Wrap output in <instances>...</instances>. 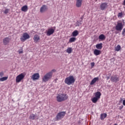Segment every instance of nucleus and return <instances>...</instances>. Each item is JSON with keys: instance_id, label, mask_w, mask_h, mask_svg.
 Returning a JSON list of instances; mask_svg holds the SVG:
<instances>
[{"instance_id": "obj_1", "label": "nucleus", "mask_w": 125, "mask_h": 125, "mask_svg": "<svg viewBox=\"0 0 125 125\" xmlns=\"http://www.w3.org/2000/svg\"><path fill=\"white\" fill-rule=\"evenodd\" d=\"M55 72H56V70L53 69L51 71L45 74L42 78V83H46V82H48V81H49V80H50L51 78H52L53 73H55Z\"/></svg>"}, {"instance_id": "obj_2", "label": "nucleus", "mask_w": 125, "mask_h": 125, "mask_svg": "<svg viewBox=\"0 0 125 125\" xmlns=\"http://www.w3.org/2000/svg\"><path fill=\"white\" fill-rule=\"evenodd\" d=\"M76 81L75 78L74 76L72 75H70L68 77H66L64 80V83L66 84H68V85H71V84H73Z\"/></svg>"}, {"instance_id": "obj_3", "label": "nucleus", "mask_w": 125, "mask_h": 125, "mask_svg": "<svg viewBox=\"0 0 125 125\" xmlns=\"http://www.w3.org/2000/svg\"><path fill=\"white\" fill-rule=\"evenodd\" d=\"M56 98L58 102H63L68 99V95L67 94H60L58 95Z\"/></svg>"}, {"instance_id": "obj_4", "label": "nucleus", "mask_w": 125, "mask_h": 125, "mask_svg": "<svg viewBox=\"0 0 125 125\" xmlns=\"http://www.w3.org/2000/svg\"><path fill=\"white\" fill-rule=\"evenodd\" d=\"M123 29H124V24H123L121 21H119L117 22V23L115 26V29L116 31L121 32Z\"/></svg>"}, {"instance_id": "obj_5", "label": "nucleus", "mask_w": 125, "mask_h": 125, "mask_svg": "<svg viewBox=\"0 0 125 125\" xmlns=\"http://www.w3.org/2000/svg\"><path fill=\"white\" fill-rule=\"evenodd\" d=\"M65 115H66V111H61L59 112L56 117L57 121H59L60 120L63 119V118L65 117Z\"/></svg>"}, {"instance_id": "obj_6", "label": "nucleus", "mask_w": 125, "mask_h": 125, "mask_svg": "<svg viewBox=\"0 0 125 125\" xmlns=\"http://www.w3.org/2000/svg\"><path fill=\"white\" fill-rule=\"evenodd\" d=\"M24 78H25V74H24L23 73L20 74L16 77V83H20L21 81L24 80Z\"/></svg>"}, {"instance_id": "obj_7", "label": "nucleus", "mask_w": 125, "mask_h": 125, "mask_svg": "<svg viewBox=\"0 0 125 125\" xmlns=\"http://www.w3.org/2000/svg\"><path fill=\"white\" fill-rule=\"evenodd\" d=\"M30 38V35L27 33V32H25L23 34L22 37L21 38V42H25V41H27V40L29 39Z\"/></svg>"}, {"instance_id": "obj_8", "label": "nucleus", "mask_w": 125, "mask_h": 125, "mask_svg": "<svg viewBox=\"0 0 125 125\" xmlns=\"http://www.w3.org/2000/svg\"><path fill=\"white\" fill-rule=\"evenodd\" d=\"M55 31V29L52 28H48V30L46 31V36H51V35H53V34H54Z\"/></svg>"}, {"instance_id": "obj_9", "label": "nucleus", "mask_w": 125, "mask_h": 125, "mask_svg": "<svg viewBox=\"0 0 125 125\" xmlns=\"http://www.w3.org/2000/svg\"><path fill=\"white\" fill-rule=\"evenodd\" d=\"M110 81L112 83H118L120 81V78L117 77V75H112L111 77Z\"/></svg>"}, {"instance_id": "obj_10", "label": "nucleus", "mask_w": 125, "mask_h": 125, "mask_svg": "<svg viewBox=\"0 0 125 125\" xmlns=\"http://www.w3.org/2000/svg\"><path fill=\"white\" fill-rule=\"evenodd\" d=\"M107 7H108V3L107 2L102 3L100 5V9L102 10H105Z\"/></svg>"}, {"instance_id": "obj_11", "label": "nucleus", "mask_w": 125, "mask_h": 125, "mask_svg": "<svg viewBox=\"0 0 125 125\" xmlns=\"http://www.w3.org/2000/svg\"><path fill=\"white\" fill-rule=\"evenodd\" d=\"M31 79L33 81H36L40 79V74L35 73L31 76Z\"/></svg>"}, {"instance_id": "obj_12", "label": "nucleus", "mask_w": 125, "mask_h": 125, "mask_svg": "<svg viewBox=\"0 0 125 125\" xmlns=\"http://www.w3.org/2000/svg\"><path fill=\"white\" fill-rule=\"evenodd\" d=\"M33 40L34 42H39L41 41V37H40V36L38 35H35L34 36Z\"/></svg>"}, {"instance_id": "obj_13", "label": "nucleus", "mask_w": 125, "mask_h": 125, "mask_svg": "<svg viewBox=\"0 0 125 125\" xmlns=\"http://www.w3.org/2000/svg\"><path fill=\"white\" fill-rule=\"evenodd\" d=\"M76 0V7H78V8L82 7V4H83V0Z\"/></svg>"}, {"instance_id": "obj_14", "label": "nucleus", "mask_w": 125, "mask_h": 125, "mask_svg": "<svg viewBox=\"0 0 125 125\" xmlns=\"http://www.w3.org/2000/svg\"><path fill=\"white\" fill-rule=\"evenodd\" d=\"M47 10V7L45 5H43L40 8V12L41 13H43Z\"/></svg>"}, {"instance_id": "obj_15", "label": "nucleus", "mask_w": 125, "mask_h": 125, "mask_svg": "<svg viewBox=\"0 0 125 125\" xmlns=\"http://www.w3.org/2000/svg\"><path fill=\"white\" fill-rule=\"evenodd\" d=\"M99 81V78L98 77H95L94 78L90 83V84L91 85H93V84H94L96 82H98Z\"/></svg>"}, {"instance_id": "obj_16", "label": "nucleus", "mask_w": 125, "mask_h": 125, "mask_svg": "<svg viewBox=\"0 0 125 125\" xmlns=\"http://www.w3.org/2000/svg\"><path fill=\"white\" fill-rule=\"evenodd\" d=\"M10 42V39L9 38H5L3 40V43L4 45H6Z\"/></svg>"}, {"instance_id": "obj_17", "label": "nucleus", "mask_w": 125, "mask_h": 125, "mask_svg": "<svg viewBox=\"0 0 125 125\" xmlns=\"http://www.w3.org/2000/svg\"><path fill=\"white\" fill-rule=\"evenodd\" d=\"M95 97L96 98H97L98 99H99L100 97H101V93L99 91H98L94 93Z\"/></svg>"}, {"instance_id": "obj_18", "label": "nucleus", "mask_w": 125, "mask_h": 125, "mask_svg": "<svg viewBox=\"0 0 125 125\" xmlns=\"http://www.w3.org/2000/svg\"><path fill=\"white\" fill-rule=\"evenodd\" d=\"M94 54L96 55V56L100 55V54H101V51L96 49L94 50Z\"/></svg>"}, {"instance_id": "obj_19", "label": "nucleus", "mask_w": 125, "mask_h": 125, "mask_svg": "<svg viewBox=\"0 0 125 125\" xmlns=\"http://www.w3.org/2000/svg\"><path fill=\"white\" fill-rule=\"evenodd\" d=\"M21 10L23 12H27V11H28V6L27 5H25L22 6L21 8Z\"/></svg>"}, {"instance_id": "obj_20", "label": "nucleus", "mask_w": 125, "mask_h": 125, "mask_svg": "<svg viewBox=\"0 0 125 125\" xmlns=\"http://www.w3.org/2000/svg\"><path fill=\"white\" fill-rule=\"evenodd\" d=\"M107 117V114L106 113H102L100 116V119L101 121H104V119Z\"/></svg>"}, {"instance_id": "obj_21", "label": "nucleus", "mask_w": 125, "mask_h": 125, "mask_svg": "<svg viewBox=\"0 0 125 125\" xmlns=\"http://www.w3.org/2000/svg\"><path fill=\"white\" fill-rule=\"evenodd\" d=\"M102 43H98L96 45V47L97 48V49H102Z\"/></svg>"}, {"instance_id": "obj_22", "label": "nucleus", "mask_w": 125, "mask_h": 125, "mask_svg": "<svg viewBox=\"0 0 125 125\" xmlns=\"http://www.w3.org/2000/svg\"><path fill=\"white\" fill-rule=\"evenodd\" d=\"M72 51H73V49L72 47H68L66 50V52L68 53V54H71V53H72Z\"/></svg>"}, {"instance_id": "obj_23", "label": "nucleus", "mask_w": 125, "mask_h": 125, "mask_svg": "<svg viewBox=\"0 0 125 125\" xmlns=\"http://www.w3.org/2000/svg\"><path fill=\"white\" fill-rule=\"evenodd\" d=\"M98 100H99V99H98L97 98H96L95 97H93L92 99H91V101L93 103H94L95 104L97 103V102L98 101Z\"/></svg>"}, {"instance_id": "obj_24", "label": "nucleus", "mask_w": 125, "mask_h": 125, "mask_svg": "<svg viewBox=\"0 0 125 125\" xmlns=\"http://www.w3.org/2000/svg\"><path fill=\"white\" fill-rule=\"evenodd\" d=\"M72 37H77L79 35V31L78 30H75L72 32Z\"/></svg>"}, {"instance_id": "obj_25", "label": "nucleus", "mask_w": 125, "mask_h": 125, "mask_svg": "<svg viewBox=\"0 0 125 125\" xmlns=\"http://www.w3.org/2000/svg\"><path fill=\"white\" fill-rule=\"evenodd\" d=\"M105 39H106V37H105V35H104V34H101L99 36V40L104 41Z\"/></svg>"}, {"instance_id": "obj_26", "label": "nucleus", "mask_w": 125, "mask_h": 125, "mask_svg": "<svg viewBox=\"0 0 125 125\" xmlns=\"http://www.w3.org/2000/svg\"><path fill=\"white\" fill-rule=\"evenodd\" d=\"M36 115L34 114H30L29 116V119L30 120H35L36 119Z\"/></svg>"}, {"instance_id": "obj_27", "label": "nucleus", "mask_w": 125, "mask_h": 125, "mask_svg": "<svg viewBox=\"0 0 125 125\" xmlns=\"http://www.w3.org/2000/svg\"><path fill=\"white\" fill-rule=\"evenodd\" d=\"M76 40H77V39L75 37H72L71 38H70L69 40V42H74Z\"/></svg>"}, {"instance_id": "obj_28", "label": "nucleus", "mask_w": 125, "mask_h": 125, "mask_svg": "<svg viewBox=\"0 0 125 125\" xmlns=\"http://www.w3.org/2000/svg\"><path fill=\"white\" fill-rule=\"evenodd\" d=\"M8 79V77H4L0 78V82H4Z\"/></svg>"}, {"instance_id": "obj_29", "label": "nucleus", "mask_w": 125, "mask_h": 125, "mask_svg": "<svg viewBox=\"0 0 125 125\" xmlns=\"http://www.w3.org/2000/svg\"><path fill=\"white\" fill-rule=\"evenodd\" d=\"M115 51H120L121 50V45H118L116 47H115Z\"/></svg>"}, {"instance_id": "obj_30", "label": "nucleus", "mask_w": 125, "mask_h": 125, "mask_svg": "<svg viewBox=\"0 0 125 125\" xmlns=\"http://www.w3.org/2000/svg\"><path fill=\"white\" fill-rule=\"evenodd\" d=\"M9 11V9H5V11H4V13L5 14H7V13H8Z\"/></svg>"}, {"instance_id": "obj_31", "label": "nucleus", "mask_w": 125, "mask_h": 125, "mask_svg": "<svg viewBox=\"0 0 125 125\" xmlns=\"http://www.w3.org/2000/svg\"><path fill=\"white\" fill-rule=\"evenodd\" d=\"M123 16V13H119L118 14V17H122Z\"/></svg>"}, {"instance_id": "obj_32", "label": "nucleus", "mask_w": 125, "mask_h": 125, "mask_svg": "<svg viewBox=\"0 0 125 125\" xmlns=\"http://www.w3.org/2000/svg\"><path fill=\"white\" fill-rule=\"evenodd\" d=\"M18 52H19V54H21L23 53V49L19 50L18 51Z\"/></svg>"}, {"instance_id": "obj_33", "label": "nucleus", "mask_w": 125, "mask_h": 125, "mask_svg": "<svg viewBox=\"0 0 125 125\" xmlns=\"http://www.w3.org/2000/svg\"><path fill=\"white\" fill-rule=\"evenodd\" d=\"M94 65H95V63H94V62H91V68H93L94 67Z\"/></svg>"}, {"instance_id": "obj_34", "label": "nucleus", "mask_w": 125, "mask_h": 125, "mask_svg": "<svg viewBox=\"0 0 125 125\" xmlns=\"http://www.w3.org/2000/svg\"><path fill=\"white\" fill-rule=\"evenodd\" d=\"M3 72H0V77H3Z\"/></svg>"}, {"instance_id": "obj_35", "label": "nucleus", "mask_w": 125, "mask_h": 125, "mask_svg": "<svg viewBox=\"0 0 125 125\" xmlns=\"http://www.w3.org/2000/svg\"><path fill=\"white\" fill-rule=\"evenodd\" d=\"M123 104L124 105V106H125V100H123Z\"/></svg>"}, {"instance_id": "obj_36", "label": "nucleus", "mask_w": 125, "mask_h": 125, "mask_svg": "<svg viewBox=\"0 0 125 125\" xmlns=\"http://www.w3.org/2000/svg\"><path fill=\"white\" fill-rule=\"evenodd\" d=\"M123 5H125V0L123 1Z\"/></svg>"}, {"instance_id": "obj_37", "label": "nucleus", "mask_w": 125, "mask_h": 125, "mask_svg": "<svg viewBox=\"0 0 125 125\" xmlns=\"http://www.w3.org/2000/svg\"><path fill=\"white\" fill-rule=\"evenodd\" d=\"M77 25H78V26H80V25H81V23H80V22H77Z\"/></svg>"}, {"instance_id": "obj_38", "label": "nucleus", "mask_w": 125, "mask_h": 125, "mask_svg": "<svg viewBox=\"0 0 125 125\" xmlns=\"http://www.w3.org/2000/svg\"><path fill=\"white\" fill-rule=\"evenodd\" d=\"M109 79H110V78H109V77H107V80H109Z\"/></svg>"}, {"instance_id": "obj_39", "label": "nucleus", "mask_w": 125, "mask_h": 125, "mask_svg": "<svg viewBox=\"0 0 125 125\" xmlns=\"http://www.w3.org/2000/svg\"><path fill=\"white\" fill-rule=\"evenodd\" d=\"M120 109H122V107H121V108H120Z\"/></svg>"}, {"instance_id": "obj_40", "label": "nucleus", "mask_w": 125, "mask_h": 125, "mask_svg": "<svg viewBox=\"0 0 125 125\" xmlns=\"http://www.w3.org/2000/svg\"><path fill=\"white\" fill-rule=\"evenodd\" d=\"M123 106H122V108H123Z\"/></svg>"}]
</instances>
